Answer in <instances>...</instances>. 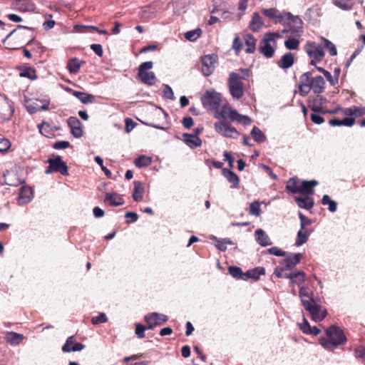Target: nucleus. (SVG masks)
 <instances>
[{
	"label": "nucleus",
	"instance_id": "obj_1",
	"mask_svg": "<svg viewBox=\"0 0 365 365\" xmlns=\"http://www.w3.org/2000/svg\"><path fill=\"white\" fill-rule=\"evenodd\" d=\"M326 334L328 337H321L319 340L320 344L325 349H334L339 345L344 344L346 342V337L339 327L331 325L329 328L326 329Z\"/></svg>",
	"mask_w": 365,
	"mask_h": 365
},
{
	"label": "nucleus",
	"instance_id": "obj_2",
	"mask_svg": "<svg viewBox=\"0 0 365 365\" xmlns=\"http://www.w3.org/2000/svg\"><path fill=\"white\" fill-rule=\"evenodd\" d=\"M214 111L215 118L220 120H226V118L228 117L232 122L237 121L245 125H249L252 123V119L249 116L240 114L228 104H225L221 108L219 107Z\"/></svg>",
	"mask_w": 365,
	"mask_h": 365
},
{
	"label": "nucleus",
	"instance_id": "obj_3",
	"mask_svg": "<svg viewBox=\"0 0 365 365\" xmlns=\"http://www.w3.org/2000/svg\"><path fill=\"white\" fill-rule=\"evenodd\" d=\"M227 86L232 97L235 99H240L244 95V86L242 78L236 72H231L227 79Z\"/></svg>",
	"mask_w": 365,
	"mask_h": 365
},
{
	"label": "nucleus",
	"instance_id": "obj_4",
	"mask_svg": "<svg viewBox=\"0 0 365 365\" xmlns=\"http://www.w3.org/2000/svg\"><path fill=\"white\" fill-rule=\"evenodd\" d=\"M302 304L304 309L309 312L312 319L314 322H321L326 317L327 310L323 309L322 306L317 304L313 299L309 300L302 299Z\"/></svg>",
	"mask_w": 365,
	"mask_h": 365
},
{
	"label": "nucleus",
	"instance_id": "obj_5",
	"mask_svg": "<svg viewBox=\"0 0 365 365\" xmlns=\"http://www.w3.org/2000/svg\"><path fill=\"white\" fill-rule=\"evenodd\" d=\"M153 66L152 61L142 63L138 67V77L142 83L148 86H153L155 83L156 76L154 72L148 71Z\"/></svg>",
	"mask_w": 365,
	"mask_h": 365
},
{
	"label": "nucleus",
	"instance_id": "obj_6",
	"mask_svg": "<svg viewBox=\"0 0 365 365\" xmlns=\"http://www.w3.org/2000/svg\"><path fill=\"white\" fill-rule=\"evenodd\" d=\"M202 103L207 110H215L220 106L221 96L214 89L207 90L201 98Z\"/></svg>",
	"mask_w": 365,
	"mask_h": 365
},
{
	"label": "nucleus",
	"instance_id": "obj_7",
	"mask_svg": "<svg viewBox=\"0 0 365 365\" xmlns=\"http://www.w3.org/2000/svg\"><path fill=\"white\" fill-rule=\"evenodd\" d=\"M284 19L288 20L287 27L293 36H300L303 33V21L298 16L284 12Z\"/></svg>",
	"mask_w": 365,
	"mask_h": 365
},
{
	"label": "nucleus",
	"instance_id": "obj_8",
	"mask_svg": "<svg viewBox=\"0 0 365 365\" xmlns=\"http://www.w3.org/2000/svg\"><path fill=\"white\" fill-rule=\"evenodd\" d=\"M214 128L216 132L225 138H237L240 133L227 120H220L215 123Z\"/></svg>",
	"mask_w": 365,
	"mask_h": 365
},
{
	"label": "nucleus",
	"instance_id": "obj_9",
	"mask_svg": "<svg viewBox=\"0 0 365 365\" xmlns=\"http://www.w3.org/2000/svg\"><path fill=\"white\" fill-rule=\"evenodd\" d=\"M217 62V56L215 54H207L201 57L202 68L201 71L205 76L212 75L215 68V64Z\"/></svg>",
	"mask_w": 365,
	"mask_h": 365
},
{
	"label": "nucleus",
	"instance_id": "obj_10",
	"mask_svg": "<svg viewBox=\"0 0 365 365\" xmlns=\"http://www.w3.org/2000/svg\"><path fill=\"white\" fill-rule=\"evenodd\" d=\"M144 320L148 324V329L153 330L155 327L165 323L168 320V317L163 314L152 312L145 315Z\"/></svg>",
	"mask_w": 365,
	"mask_h": 365
},
{
	"label": "nucleus",
	"instance_id": "obj_11",
	"mask_svg": "<svg viewBox=\"0 0 365 365\" xmlns=\"http://www.w3.org/2000/svg\"><path fill=\"white\" fill-rule=\"evenodd\" d=\"M305 49L308 56L311 58L317 59L318 62L321 61L325 55L322 46L315 42H308Z\"/></svg>",
	"mask_w": 365,
	"mask_h": 365
},
{
	"label": "nucleus",
	"instance_id": "obj_12",
	"mask_svg": "<svg viewBox=\"0 0 365 365\" xmlns=\"http://www.w3.org/2000/svg\"><path fill=\"white\" fill-rule=\"evenodd\" d=\"M47 163L50 165V168L53 169L54 172L59 173L63 176L68 175V166L62 160L61 156L56 155L53 158H50L48 159Z\"/></svg>",
	"mask_w": 365,
	"mask_h": 365
},
{
	"label": "nucleus",
	"instance_id": "obj_13",
	"mask_svg": "<svg viewBox=\"0 0 365 365\" xmlns=\"http://www.w3.org/2000/svg\"><path fill=\"white\" fill-rule=\"evenodd\" d=\"M68 125L71 129V134L76 138H81L83 134L82 124L79 119L75 116H71L68 118Z\"/></svg>",
	"mask_w": 365,
	"mask_h": 365
},
{
	"label": "nucleus",
	"instance_id": "obj_14",
	"mask_svg": "<svg viewBox=\"0 0 365 365\" xmlns=\"http://www.w3.org/2000/svg\"><path fill=\"white\" fill-rule=\"evenodd\" d=\"M302 258V253H293L290 254L284 259L280 263L279 266L284 269H289L292 270L294 267L298 264Z\"/></svg>",
	"mask_w": 365,
	"mask_h": 365
},
{
	"label": "nucleus",
	"instance_id": "obj_15",
	"mask_svg": "<svg viewBox=\"0 0 365 365\" xmlns=\"http://www.w3.org/2000/svg\"><path fill=\"white\" fill-rule=\"evenodd\" d=\"M84 348V344L75 342L74 336H71L66 339V343L62 346V351L63 352L80 351Z\"/></svg>",
	"mask_w": 365,
	"mask_h": 365
},
{
	"label": "nucleus",
	"instance_id": "obj_16",
	"mask_svg": "<svg viewBox=\"0 0 365 365\" xmlns=\"http://www.w3.org/2000/svg\"><path fill=\"white\" fill-rule=\"evenodd\" d=\"M328 102L327 99L320 94L313 98L311 102L310 108L313 112L322 113L325 109L324 105Z\"/></svg>",
	"mask_w": 365,
	"mask_h": 365
},
{
	"label": "nucleus",
	"instance_id": "obj_17",
	"mask_svg": "<svg viewBox=\"0 0 365 365\" xmlns=\"http://www.w3.org/2000/svg\"><path fill=\"white\" fill-rule=\"evenodd\" d=\"M13 5L20 12H31L36 9L35 4L31 0H15Z\"/></svg>",
	"mask_w": 365,
	"mask_h": 365
},
{
	"label": "nucleus",
	"instance_id": "obj_18",
	"mask_svg": "<svg viewBox=\"0 0 365 365\" xmlns=\"http://www.w3.org/2000/svg\"><path fill=\"white\" fill-rule=\"evenodd\" d=\"M262 12L266 17L272 19L275 23H282L284 20V13H280L274 8L263 9Z\"/></svg>",
	"mask_w": 365,
	"mask_h": 365
},
{
	"label": "nucleus",
	"instance_id": "obj_19",
	"mask_svg": "<svg viewBox=\"0 0 365 365\" xmlns=\"http://www.w3.org/2000/svg\"><path fill=\"white\" fill-rule=\"evenodd\" d=\"M325 81L321 76L313 78L309 82V88L316 94H320L324 89Z\"/></svg>",
	"mask_w": 365,
	"mask_h": 365
},
{
	"label": "nucleus",
	"instance_id": "obj_20",
	"mask_svg": "<svg viewBox=\"0 0 365 365\" xmlns=\"http://www.w3.org/2000/svg\"><path fill=\"white\" fill-rule=\"evenodd\" d=\"M33 197V191L31 187H21L19 193L18 202L19 205L29 203Z\"/></svg>",
	"mask_w": 365,
	"mask_h": 365
},
{
	"label": "nucleus",
	"instance_id": "obj_21",
	"mask_svg": "<svg viewBox=\"0 0 365 365\" xmlns=\"http://www.w3.org/2000/svg\"><path fill=\"white\" fill-rule=\"evenodd\" d=\"M272 41L268 40L267 36H264L259 46V51L267 58H271L274 53V48L270 44Z\"/></svg>",
	"mask_w": 365,
	"mask_h": 365
},
{
	"label": "nucleus",
	"instance_id": "obj_22",
	"mask_svg": "<svg viewBox=\"0 0 365 365\" xmlns=\"http://www.w3.org/2000/svg\"><path fill=\"white\" fill-rule=\"evenodd\" d=\"M318 185L315 180H303L299 185V193L304 195H312L314 193V187Z\"/></svg>",
	"mask_w": 365,
	"mask_h": 365
},
{
	"label": "nucleus",
	"instance_id": "obj_23",
	"mask_svg": "<svg viewBox=\"0 0 365 365\" xmlns=\"http://www.w3.org/2000/svg\"><path fill=\"white\" fill-rule=\"evenodd\" d=\"M104 201L108 202L111 206H120L125 203L122 196L116 192L106 193Z\"/></svg>",
	"mask_w": 365,
	"mask_h": 365
},
{
	"label": "nucleus",
	"instance_id": "obj_24",
	"mask_svg": "<svg viewBox=\"0 0 365 365\" xmlns=\"http://www.w3.org/2000/svg\"><path fill=\"white\" fill-rule=\"evenodd\" d=\"M264 21L262 17L257 12L252 14V19L249 24V28L253 32L259 31L263 26Z\"/></svg>",
	"mask_w": 365,
	"mask_h": 365
},
{
	"label": "nucleus",
	"instance_id": "obj_25",
	"mask_svg": "<svg viewBox=\"0 0 365 365\" xmlns=\"http://www.w3.org/2000/svg\"><path fill=\"white\" fill-rule=\"evenodd\" d=\"M37 101H38V99H36L35 102H31L26 104V108L29 113L33 114L39 110H46L48 109V101L44 100L43 104L41 106L38 104Z\"/></svg>",
	"mask_w": 365,
	"mask_h": 365
},
{
	"label": "nucleus",
	"instance_id": "obj_26",
	"mask_svg": "<svg viewBox=\"0 0 365 365\" xmlns=\"http://www.w3.org/2000/svg\"><path fill=\"white\" fill-rule=\"evenodd\" d=\"M255 240L262 247H266L272 245V241L267 233L262 229H257L255 232Z\"/></svg>",
	"mask_w": 365,
	"mask_h": 365
},
{
	"label": "nucleus",
	"instance_id": "obj_27",
	"mask_svg": "<svg viewBox=\"0 0 365 365\" xmlns=\"http://www.w3.org/2000/svg\"><path fill=\"white\" fill-rule=\"evenodd\" d=\"M294 62V56L291 52L286 53L278 61L277 65L279 68L287 69L292 66Z\"/></svg>",
	"mask_w": 365,
	"mask_h": 365
},
{
	"label": "nucleus",
	"instance_id": "obj_28",
	"mask_svg": "<svg viewBox=\"0 0 365 365\" xmlns=\"http://www.w3.org/2000/svg\"><path fill=\"white\" fill-rule=\"evenodd\" d=\"M265 269L262 267H255L253 269H250L245 272L244 280L252 279L254 280H258L261 275L264 274Z\"/></svg>",
	"mask_w": 365,
	"mask_h": 365
},
{
	"label": "nucleus",
	"instance_id": "obj_29",
	"mask_svg": "<svg viewBox=\"0 0 365 365\" xmlns=\"http://www.w3.org/2000/svg\"><path fill=\"white\" fill-rule=\"evenodd\" d=\"M222 171L223 175L227 180V181L232 184V187H239L240 179L239 177L234 172L227 168L222 169Z\"/></svg>",
	"mask_w": 365,
	"mask_h": 365
},
{
	"label": "nucleus",
	"instance_id": "obj_30",
	"mask_svg": "<svg viewBox=\"0 0 365 365\" xmlns=\"http://www.w3.org/2000/svg\"><path fill=\"white\" fill-rule=\"evenodd\" d=\"M299 327L303 333L306 334L317 336L321 332V330L317 327H311L305 318L304 319V322L300 324Z\"/></svg>",
	"mask_w": 365,
	"mask_h": 365
},
{
	"label": "nucleus",
	"instance_id": "obj_31",
	"mask_svg": "<svg viewBox=\"0 0 365 365\" xmlns=\"http://www.w3.org/2000/svg\"><path fill=\"white\" fill-rule=\"evenodd\" d=\"M72 94L83 104L93 103L95 101V96L93 94L77 91H73Z\"/></svg>",
	"mask_w": 365,
	"mask_h": 365
},
{
	"label": "nucleus",
	"instance_id": "obj_32",
	"mask_svg": "<svg viewBox=\"0 0 365 365\" xmlns=\"http://www.w3.org/2000/svg\"><path fill=\"white\" fill-rule=\"evenodd\" d=\"M295 202L297 205L300 207L305 210H310L313 207L314 202L312 197H296Z\"/></svg>",
	"mask_w": 365,
	"mask_h": 365
},
{
	"label": "nucleus",
	"instance_id": "obj_33",
	"mask_svg": "<svg viewBox=\"0 0 365 365\" xmlns=\"http://www.w3.org/2000/svg\"><path fill=\"white\" fill-rule=\"evenodd\" d=\"M183 137L185 143L191 148L199 147L202 144L201 139L199 136H196V135L184 133Z\"/></svg>",
	"mask_w": 365,
	"mask_h": 365
},
{
	"label": "nucleus",
	"instance_id": "obj_34",
	"mask_svg": "<svg viewBox=\"0 0 365 365\" xmlns=\"http://www.w3.org/2000/svg\"><path fill=\"white\" fill-rule=\"evenodd\" d=\"M143 192V184L140 181H135L133 192L132 195L133 200L135 202H139L142 200Z\"/></svg>",
	"mask_w": 365,
	"mask_h": 365
},
{
	"label": "nucleus",
	"instance_id": "obj_35",
	"mask_svg": "<svg viewBox=\"0 0 365 365\" xmlns=\"http://www.w3.org/2000/svg\"><path fill=\"white\" fill-rule=\"evenodd\" d=\"M311 234L312 230L308 229L301 230L300 228L297 235L295 245L301 246L307 242Z\"/></svg>",
	"mask_w": 365,
	"mask_h": 365
},
{
	"label": "nucleus",
	"instance_id": "obj_36",
	"mask_svg": "<svg viewBox=\"0 0 365 365\" xmlns=\"http://www.w3.org/2000/svg\"><path fill=\"white\" fill-rule=\"evenodd\" d=\"M245 43L247 48L245 52L247 53H252L256 48L257 39L252 34H246L245 36Z\"/></svg>",
	"mask_w": 365,
	"mask_h": 365
},
{
	"label": "nucleus",
	"instance_id": "obj_37",
	"mask_svg": "<svg viewBox=\"0 0 365 365\" xmlns=\"http://www.w3.org/2000/svg\"><path fill=\"white\" fill-rule=\"evenodd\" d=\"M24 339L22 334L16 332H8L6 335V340L11 345H17L21 342Z\"/></svg>",
	"mask_w": 365,
	"mask_h": 365
},
{
	"label": "nucleus",
	"instance_id": "obj_38",
	"mask_svg": "<svg viewBox=\"0 0 365 365\" xmlns=\"http://www.w3.org/2000/svg\"><path fill=\"white\" fill-rule=\"evenodd\" d=\"M152 163V158L145 155H141L134 160L135 165L138 168L149 166Z\"/></svg>",
	"mask_w": 365,
	"mask_h": 365
},
{
	"label": "nucleus",
	"instance_id": "obj_39",
	"mask_svg": "<svg viewBox=\"0 0 365 365\" xmlns=\"http://www.w3.org/2000/svg\"><path fill=\"white\" fill-rule=\"evenodd\" d=\"M251 136L258 143H264L266 140V135L257 126H254L250 133Z\"/></svg>",
	"mask_w": 365,
	"mask_h": 365
},
{
	"label": "nucleus",
	"instance_id": "obj_40",
	"mask_svg": "<svg viewBox=\"0 0 365 365\" xmlns=\"http://www.w3.org/2000/svg\"><path fill=\"white\" fill-rule=\"evenodd\" d=\"M290 269H284L281 266H277L274 270V274L278 278L290 279L294 272H289Z\"/></svg>",
	"mask_w": 365,
	"mask_h": 365
},
{
	"label": "nucleus",
	"instance_id": "obj_41",
	"mask_svg": "<svg viewBox=\"0 0 365 365\" xmlns=\"http://www.w3.org/2000/svg\"><path fill=\"white\" fill-rule=\"evenodd\" d=\"M344 114L347 115H354L356 117H361L365 114V109L364 108L353 106L345 108L344 110Z\"/></svg>",
	"mask_w": 365,
	"mask_h": 365
},
{
	"label": "nucleus",
	"instance_id": "obj_42",
	"mask_svg": "<svg viewBox=\"0 0 365 365\" xmlns=\"http://www.w3.org/2000/svg\"><path fill=\"white\" fill-rule=\"evenodd\" d=\"M322 203L324 205H328V209L331 212H334L337 210V203L331 200L328 195H324L322 199Z\"/></svg>",
	"mask_w": 365,
	"mask_h": 365
},
{
	"label": "nucleus",
	"instance_id": "obj_43",
	"mask_svg": "<svg viewBox=\"0 0 365 365\" xmlns=\"http://www.w3.org/2000/svg\"><path fill=\"white\" fill-rule=\"evenodd\" d=\"M289 279L290 284L299 285L305 281V273L303 271L295 272Z\"/></svg>",
	"mask_w": 365,
	"mask_h": 365
},
{
	"label": "nucleus",
	"instance_id": "obj_44",
	"mask_svg": "<svg viewBox=\"0 0 365 365\" xmlns=\"http://www.w3.org/2000/svg\"><path fill=\"white\" fill-rule=\"evenodd\" d=\"M20 77L28 78L31 80H34L37 78L35 70L31 68V67H24L22 68H20Z\"/></svg>",
	"mask_w": 365,
	"mask_h": 365
},
{
	"label": "nucleus",
	"instance_id": "obj_45",
	"mask_svg": "<svg viewBox=\"0 0 365 365\" xmlns=\"http://www.w3.org/2000/svg\"><path fill=\"white\" fill-rule=\"evenodd\" d=\"M81 63L82 62L80 61L76 58H73L70 59L68 62V66H67L69 72L71 73H78L81 68Z\"/></svg>",
	"mask_w": 365,
	"mask_h": 365
},
{
	"label": "nucleus",
	"instance_id": "obj_46",
	"mask_svg": "<svg viewBox=\"0 0 365 365\" xmlns=\"http://www.w3.org/2000/svg\"><path fill=\"white\" fill-rule=\"evenodd\" d=\"M321 41L323 42L324 47L327 49L330 56H334L337 54L336 48L331 41L324 37H321Z\"/></svg>",
	"mask_w": 365,
	"mask_h": 365
},
{
	"label": "nucleus",
	"instance_id": "obj_47",
	"mask_svg": "<svg viewBox=\"0 0 365 365\" xmlns=\"http://www.w3.org/2000/svg\"><path fill=\"white\" fill-rule=\"evenodd\" d=\"M297 36H289L284 41L285 47L289 50L297 49L299 45V41L297 38Z\"/></svg>",
	"mask_w": 365,
	"mask_h": 365
},
{
	"label": "nucleus",
	"instance_id": "obj_48",
	"mask_svg": "<svg viewBox=\"0 0 365 365\" xmlns=\"http://www.w3.org/2000/svg\"><path fill=\"white\" fill-rule=\"evenodd\" d=\"M333 4L344 11H349L353 6V3L351 0H334Z\"/></svg>",
	"mask_w": 365,
	"mask_h": 365
},
{
	"label": "nucleus",
	"instance_id": "obj_49",
	"mask_svg": "<svg viewBox=\"0 0 365 365\" xmlns=\"http://www.w3.org/2000/svg\"><path fill=\"white\" fill-rule=\"evenodd\" d=\"M230 274L237 279L244 280V274L245 273L242 272V269L239 267L232 266L228 269Z\"/></svg>",
	"mask_w": 365,
	"mask_h": 365
},
{
	"label": "nucleus",
	"instance_id": "obj_50",
	"mask_svg": "<svg viewBox=\"0 0 365 365\" xmlns=\"http://www.w3.org/2000/svg\"><path fill=\"white\" fill-rule=\"evenodd\" d=\"M261 202L258 200H255L250 203L249 207V213L251 215H254L256 217H259L261 215V208H260Z\"/></svg>",
	"mask_w": 365,
	"mask_h": 365
},
{
	"label": "nucleus",
	"instance_id": "obj_51",
	"mask_svg": "<svg viewBox=\"0 0 365 365\" xmlns=\"http://www.w3.org/2000/svg\"><path fill=\"white\" fill-rule=\"evenodd\" d=\"M286 189L292 193H299V185H297V179L290 178L287 183Z\"/></svg>",
	"mask_w": 365,
	"mask_h": 365
},
{
	"label": "nucleus",
	"instance_id": "obj_52",
	"mask_svg": "<svg viewBox=\"0 0 365 365\" xmlns=\"http://www.w3.org/2000/svg\"><path fill=\"white\" fill-rule=\"evenodd\" d=\"M201 33L200 29L189 31L185 34V38L190 41H195L200 36Z\"/></svg>",
	"mask_w": 365,
	"mask_h": 365
},
{
	"label": "nucleus",
	"instance_id": "obj_53",
	"mask_svg": "<svg viewBox=\"0 0 365 365\" xmlns=\"http://www.w3.org/2000/svg\"><path fill=\"white\" fill-rule=\"evenodd\" d=\"M76 29H78V31H80V32H86L88 30H93V31H97L100 34H108V31L106 30L100 29L98 27L94 26H76Z\"/></svg>",
	"mask_w": 365,
	"mask_h": 365
},
{
	"label": "nucleus",
	"instance_id": "obj_54",
	"mask_svg": "<svg viewBox=\"0 0 365 365\" xmlns=\"http://www.w3.org/2000/svg\"><path fill=\"white\" fill-rule=\"evenodd\" d=\"M94 160L98 165H100L101 170L104 172L106 177L110 178L112 173L106 167L103 165V160L100 156H96Z\"/></svg>",
	"mask_w": 365,
	"mask_h": 365
},
{
	"label": "nucleus",
	"instance_id": "obj_55",
	"mask_svg": "<svg viewBox=\"0 0 365 365\" xmlns=\"http://www.w3.org/2000/svg\"><path fill=\"white\" fill-rule=\"evenodd\" d=\"M163 97L168 99L174 100L175 96L172 88L167 84L163 85Z\"/></svg>",
	"mask_w": 365,
	"mask_h": 365
},
{
	"label": "nucleus",
	"instance_id": "obj_56",
	"mask_svg": "<svg viewBox=\"0 0 365 365\" xmlns=\"http://www.w3.org/2000/svg\"><path fill=\"white\" fill-rule=\"evenodd\" d=\"M299 218L300 220V228L301 230L306 229V226L312 224V221L307 217L304 215L301 212H299Z\"/></svg>",
	"mask_w": 365,
	"mask_h": 365
},
{
	"label": "nucleus",
	"instance_id": "obj_57",
	"mask_svg": "<svg viewBox=\"0 0 365 365\" xmlns=\"http://www.w3.org/2000/svg\"><path fill=\"white\" fill-rule=\"evenodd\" d=\"M108 321V318L104 313H100L98 316L93 317L91 319V322L93 324H98L105 323Z\"/></svg>",
	"mask_w": 365,
	"mask_h": 365
},
{
	"label": "nucleus",
	"instance_id": "obj_58",
	"mask_svg": "<svg viewBox=\"0 0 365 365\" xmlns=\"http://www.w3.org/2000/svg\"><path fill=\"white\" fill-rule=\"evenodd\" d=\"M148 329L147 327L141 324H135V333L137 335L138 338L143 339L145 337V331Z\"/></svg>",
	"mask_w": 365,
	"mask_h": 365
},
{
	"label": "nucleus",
	"instance_id": "obj_59",
	"mask_svg": "<svg viewBox=\"0 0 365 365\" xmlns=\"http://www.w3.org/2000/svg\"><path fill=\"white\" fill-rule=\"evenodd\" d=\"M312 72H306L303 73L299 78V84L305 85V87L309 86L311 81Z\"/></svg>",
	"mask_w": 365,
	"mask_h": 365
},
{
	"label": "nucleus",
	"instance_id": "obj_60",
	"mask_svg": "<svg viewBox=\"0 0 365 365\" xmlns=\"http://www.w3.org/2000/svg\"><path fill=\"white\" fill-rule=\"evenodd\" d=\"M269 254L277 257H283L286 255V252L277 247H272L267 250Z\"/></svg>",
	"mask_w": 365,
	"mask_h": 365
},
{
	"label": "nucleus",
	"instance_id": "obj_61",
	"mask_svg": "<svg viewBox=\"0 0 365 365\" xmlns=\"http://www.w3.org/2000/svg\"><path fill=\"white\" fill-rule=\"evenodd\" d=\"M322 114L323 113L314 112L313 113L311 114L310 118L314 123L318 125L322 124V123L324 122V119L322 116Z\"/></svg>",
	"mask_w": 365,
	"mask_h": 365
},
{
	"label": "nucleus",
	"instance_id": "obj_62",
	"mask_svg": "<svg viewBox=\"0 0 365 365\" xmlns=\"http://www.w3.org/2000/svg\"><path fill=\"white\" fill-rule=\"evenodd\" d=\"M212 239L216 242L215 246L219 250L222 252H225L227 250V245L224 243L223 238L212 237Z\"/></svg>",
	"mask_w": 365,
	"mask_h": 365
},
{
	"label": "nucleus",
	"instance_id": "obj_63",
	"mask_svg": "<svg viewBox=\"0 0 365 365\" xmlns=\"http://www.w3.org/2000/svg\"><path fill=\"white\" fill-rule=\"evenodd\" d=\"M242 43L240 41V37L236 36L233 40L232 48L235 50V54L238 55L241 51Z\"/></svg>",
	"mask_w": 365,
	"mask_h": 365
},
{
	"label": "nucleus",
	"instance_id": "obj_64",
	"mask_svg": "<svg viewBox=\"0 0 365 365\" xmlns=\"http://www.w3.org/2000/svg\"><path fill=\"white\" fill-rule=\"evenodd\" d=\"M356 358L361 359L365 361V346H359L354 350Z\"/></svg>",
	"mask_w": 365,
	"mask_h": 365
}]
</instances>
